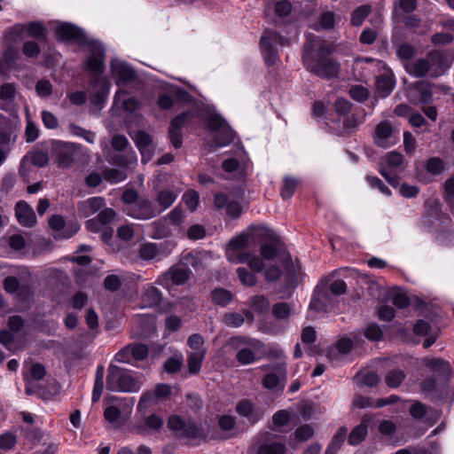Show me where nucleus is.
I'll use <instances>...</instances> for the list:
<instances>
[{
	"mask_svg": "<svg viewBox=\"0 0 454 454\" xmlns=\"http://www.w3.org/2000/svg\"><path fill=\"white\" fill-rule=\"evenodd\" d=\"M245 316L252 323L254 321L253 313L250 310H245L244 313L228 312L223 315L222 321L227 327L238 328L245 322Z\"/></svg>",
	"mask_w": 454,
	"mask_h": 454,
	"instance_id": "a878e982",
	"label": "nucleus"
},
{
	"mask_svg": "<svg viewBox=\"0 0 454 454\" xmlns=\"http://www.w3.org/2000/svg\"><path fill=\"white\" fill-rule=\"evenodd\" d=\"M395 11H401L403 13H411L418 7L417 0H393Z\"/></svg>",
	"mask_w": 454,
	"mask_h": 454,
	"instance_id": "8fccbe9b",
	"label": "nucleus"
},
{
	"mask_svg": "<svg viewBox=\"0 0 454 454\" xmlns=\"http://www.w3.org/2000/svg\"><path fill=\"white\" fill-rule=\"evenodd\" d=\"M395 84L394 74L387 70L376 77V92L380 98H387Z\"/></svg>",
	"mask_w": 454,
	"mask_h": 454,
	"instance_id": "aec40b11",
	"label": "nucleus"
},
{
	"mask_svg": "<svg viewBox=\"0 0 454 454\" xmlns=\"http://www.w3.org/2000/svg\"><path fill=\"white\" fill-rule=\"evenodd\" d=\"M286 444L279 442L266 441L260 444L257 454H285Z\"/></svg>",
	"mask_w": 454,
	"mask_h": 454,
	"instance_id": "c9c22d12",
	"label": "nucleus"
},
{
	"mask_svg": "<svg viewBox=\"0 0 454 454\" xmlns=\"http://www.w3.org/2000/svg\"><path fill=\"white\" fill-rule=\"evenodd\" d=\"M268 232L270 241L262 244L260 247V252L264 260H272L278 254V242L272 238L271 231H268Z\"/></svg>",
	"mask_w": 454,
	"mask_h": 454,
	"instance_id": "58836bf2",
	"label": "nucleus"
},
{
	"mask_svg": "<svg viewBox=\"0 0 454 454\" xmlns=\"http://www.w3.org/2000/svg\"><path fill=\"white\" fill-rule=\"evenodd\" d=\"M444 192V200L454 211V174L445 181Z\"/></svg>",
	"mask_w": 454,
	"mask_h": 454,
	"instance_id": "6e6d98bb",
	"label": "nucleus"
},
{
	"mask_svg": "<svg viewBox=\"0 0 454 454\" xmlns=\"http://www.w3.org/2000/svg\"><path fill=\"white\" fill-rule=\"evenodd\" d=\"M103 178L111 183H119L127 178V173L123 169L119 168H106L102 173Z\"/></svg>",
	"mask_w": 454,
	"mask_h": 454,
	"instance_id": "37998d69",
	"label": "nucleus"
},
{
	"mask_svg": "<svg viewBox=\"0 0 454 454\" xmlns=\"http://www.w3.org/2000/svg\"><path fill=\"white\" fill-rule=\"evenodd\" d=\"M216 133L214 142L217 147L225 146L232 143L235 137V133L229 125Z\"/></svg>",
	"mask_w": 454,
	"mask_h": 454,
	"instance_id": "ea45409f",
	"label": "nucleus"
},
{
	"mask_svg": "<svg viewBox=\"0 0 454 454\" xmlns=\"http://www.w3.org/2000/svg\"><path fill=\"white\" fill-rule=\"evenodd\" d=\"M318 24L322 29H332L335 25V14L331 11L324 12L318 18Z\"/></svg>",
	"mask_w": 454,
	"mask_h": 454,
	"instance_id": "4d7b16f0",
	"label": "nucleus"
},
{
	"mask_svg": "<svg viewBox=\"0 0 454 454\" xmlns=\"http://www.w3.org/2000/svg\"><path fill=\"white\" fill-rule=\"evenodd\" d=\"M205 355L206 350H196L189 355L187 359V365L190 373L197 374L200 371Z\"/></svg>",
	"mask_w": 454,
	"mask_h": 454,
	"instance_id": "4c0bfd02",
	"label": "nucleus"
},
{
	"mask_svg": "<svg viewBox=\"0 0 454 454\" xmlns=\"http://www.w3.org/2000/svg\"><path fill=\"white\" fill-rule=\"evenodd\" d=\"M424 366L429 368L439 376L443 375L444 381H450L452 376V370L450 364L441 358L436 357H425L422 360Z\"/></svg>",
	"mask_w": 454,
	"mask_h": 454,
	"instance_id": "f3484780",
	"label": "nucleus"
},
{
	"mask_svg": "<svg viewBox=\"0 0 454 454\" xmlns=\"http://www.w3.org/2000/svg\"><path fill=\"white\" fill-rule=\"evenodd\" d=\"M163 218L169 226L179 227L184 223V214L179 207H176Z\"/></svg>",
	"mask_w": 454,
	"mask_h": 454,
	"instance_id": "c03bdc74",
	"label": "nucleus"
},
{
	"mask_svg": "<svg viewBox=\"0 0 454 454\" xmlns=\"http://www.w3.org/2000/svg\"><path fill=\"white\" fill-rule=\"evenodd\" d=\"M20 55L17 47L8 45L0 57V74L5 75L11 69L16 67V63Z\"/></svg>",
	"mask_w": 454,
	"mask_h": 454,
	"instance_id": "a211bd4d",
	"label": "nucleus"
},
{
	"mask_svg": "<svg viewBox=\"0 0 454 454\" xmlns=\"http://www.w3.org/2000/svg\"><path fill=\"white\" fill-rule=\"evenodd\" d=\"M397 134V129L389 121H382L375 127L373 142L379 147L388 148L395 144Z\"/></svg>",
	"mask_w": 454,
	"mask_h": 454,
	"instance_id": "1a4fd4ad",
	"label": "nucleus"
},
{
	"mask_svg": "<svg viewBox=\"0 0 454 454\" xmlns=\"http://www.w3.org/2000/svg\"><path fill=\"white\" fill-rule=\"evenodd\" d=\"M332 304V298L328 290L317 288L309 303V309L315 311L325 310Z\"/></svg>",
	"mask_w": 454,
	"mask_h": 454,
	"instance_id": "b1692460",
	"label": "nucleus"
},
{
	"mask_svg": "<svg viewBox=\"0 0 454 454\" xmlns=\"http://www.w3.org/2000/svg\"><path fill=\"white\" fill-rule=\"evenodd\" d=\"M211 298L215 304L224 307L233 298L232 294L223 288H215L211 292Z\"/></svg>",
	"mask_w": 454,
	"mask_h": 454,
	"instance_id": "79ce46f5",
	"label": "nucleus"
},
{
	"mask_svg": "<svg viewBox=\"0 0 454 454\" xmlns=\"http://www.w3.org/2000/svg\"><path fill=\"white\" fill-rule=\"evenodd\" d=\"M248 237L247 235H239L231 239L226 248V257L229 262H245L247 252L243 250L247 247Z\"/></svg>",
	"mask_w": 454,
	"mask_h": 454,
	"instance_id": "f8f14e48",
	"label": "nucleus"
},
{
	"mask_svg": "<svg viewBox=\"0 0 454 454\" xmlns=\"http://www.w3.org/2000/svg\"><path fill=\"white\" fill-rule=\"evenodd\" d=\"M235 411L240 417L245 418L251 426L256 424L264 416L263 410L247 399L239 401L236 404Z\"/></svg>",
	"mask_w": 454,
	"mask_h": 454,
	"instance_id": "9b49d317",
	"label": "nucleus"
},
{
	"mask_svg": "<svg viewBox=\"0 0 454 454\" xmlns=\"http://www.w3.org/2000/svg\"><path fill=\"white\" fill-rule=\"evenodd\" d=\"M349 95L353 99L364 102L369 97V90L362 85H353L349 89Z\"/></svg>",
	"mask_w": 454,
	"mask_h": 454,
	"instance_id": "680f3d73",
	"label": "nucleus"
},
{
	"mask_svg": "<svg viewBox=\"0 0 454 454\" xmlns=\"http://www.w3.org/2000/svg\"><path fill=\"white\" fill-rule=\"evenodd\" d=\"M26 30L28 34V35L38 39L43 40L45 38V27L42 22L39 21H34L30 22L27 25H26Z\"/></svg>",
	"mask_w": 454,
	"mask_h": 454,
	"instance_id": "49530a36",
	"label": "nucleus"
},
{
	"mask_svg": "<svg viewBox=\"0 0 454 454\" xmlns=\"http://www.w3.org/2000/svg\"><path fill=\"white\" fill-rule=\"evenodd\" d=\"M405 378L406 374L403 370L395 368L386 373L384 380L388 387L396 388L402 385Z\"/></svg>",
	"mask_w": 454,
	"mask_h": 454,
	"instance_id": "72a5a7b5",
	"label": "nucleus"
},
{
	"mask_svg": "<svg viewBox=\"0 0 454 454\" xmlns=\"http://www.w3.org/2000/svg\"><path fill=\"white\" fill-rule=\"evenodd\" d=\"M228 126L227 122L219 114H211L207 118V127L213 132L222 130Z\"/></svg>",
	"mask_w": 454,
	"mask_h": 454,
	"instance_id": "5fc2aeb1",
	"label": "nucleus"
},
{
	"mask_svg": "<svg viewBox=\"0 0 454 454\" xmlns=\"http://www.w3.org/2000/svg\"><path fill=\"white\" fill-rule=\"evenodd\" d=\"M142 382L128 370L110 364L106 376V387L113 392L135 393L140 390Z\"/></svg>",
	"mask_w": 454,
	"mask_h": 454,
	"instance_id": "20e7f679",
	"label": "nucleus"
},
{
	"mask_svg": "<svg viewBox=\"0 0 454 454\" xmlns=\"http://www.w3.org/2000/svg\"><path fill=\"white\" fill-rule=\"evenodd\" d=\"M424 168L432 176H439L445 170V163L440 157H430L424 162Z\"/></svg>",
	"mask_w": 454,
	"mask_h": 454,
	"instance_id": "e433bc0d",
	"label": "nucleus"
},
{
	"mask_svg": "<svg viewBox=\"0 0 454 454\" xmlns=\"http://www.w3.org/2000/svg\"><path fill=\"white\" fill-rule=\"evenodd\" d=\"M168 427L179 438L198 439L204 436V432L192 419H183L178 415H172L168 418Z\"/></svg>",
	"mask_w": 454,
	"mask_h": 454,
	"instance_id": "39448f33",
	"label": "nucleus"
},
{
	"mask_svg": "<svg viewBox=\"0 0 454 454\" xmlns=\"http://www.w3.org/2000/svg\"><path fill=\"white\" fill-rule=\"evenodd\" d=\"M370 421L371 417L365 415L363 417L362 422L352 429L348 440L350 445H357L365 439Z\"/></svg>",
	"mask_w": 454,
	"mask_h": 454,
	"instance_id": "bb28decb",
	"label": "nucleus"
},
{
	"mask_svg": "<svg viewBox=\"0 0 454 454\" xmlns=\"http://www.w3.org/2000/svg\"><path fill=\"white\" fill-rule=\"evenodd\" d=\"M135 144L138 149L152 145V137L144 130H139L134 137Z\"/></svg>",
	"mask_w": 454,
	"mask_h": 454,
	"instance_id": "338daca9",
	"label": "nucleus"
},
{
	"mask_svg": "<svg viewBox=\"0 0 454 454\" xmlns=\"http://www.w3.org/2000/svg\"><path fill=\"white\" fill-rule=\"evenodd\" d=\"M364 336L372 341H377L381 340L383 336L382 330L380 327L376 324H372L366 327L364 330Z\"/></svg>",
	"mask_w": 454,
	"mask_h": 454,
	"instance_id": "774afa93",
	"label": "nucleus"
},
{
	"mask_svg": "<svg viewBox=\"0 0 454 454\" xmlns=\"http://www.w3.org/2000/svg\"><path fill=\"white\" fill-rule=\"evenodd\" d=\"M4 289L5 292L9 294H14L17 291H20V294L25 292V288L22 287L20 289V281L16 277L9 276L4 278Z\"/></svg>",
	"mask_w": 454,
	"mask_h": 454,
	"instance_id": "13d9d810",
	"label": "nucleus"
},
{
	"mask_svg": "<svg viewBox=\"0 0 454 454\" xmlns=\"http://www.w3.org/2000/svg\"><path fill=\"white\" fill-rule=\"evenodd\" d=\"M56 34L60 40L74 41L80 44L88 43L90 56L86 61L87 69L94 74H101L105 69L104 48L96 41L87 42L83 32L70 23H62L56 28Z\"/></svg>",
	"mask_w": 454,
	"mask_h": 454,
	"instance_id": "f03ea898",
	"label": "nucleus"
},
{
	"mask_svg": "<svg viewBox=\"0 0 454 454\" xmlns=\"http://www.w3.org/2000/svg\"><path fill=\"white\" fill-rule=\"evenodd\" d=\"M170 246L171 243L168 241L159 244L146 242L139 247L138 255L145 261H151L160 255L166 256L170 253V249H168V247Z\"/></svg>",
	"mask_w": 454,
	"mask_h": 454,
	"instance_id": "ddd939ff",
	"label": "nucleus"
},
{
	"mask_svg": "<svg viewBox=\"0 0 454 454\" xmlns=\"http://www.w3.org/2000/svg\"><path fill=\"white\" fill-rule=\"evenodd\" d=\"M160 214V211H157L152 201L146 199L137 200L128 212L129 216L139 220H149Z\"/></svg>",
	"mask_w": 454,
	"mask_h": 454,
	"instance_id": "4468645a",
	"label": "nucleus"
},
{
	"mask_svg": "<svg viewBox=\"0 0 454 454\" xmlns=\"http://www.w3.org/2000/svg\"><path fill=\"white\" fill-rule=\"evenodd\" d=\"M298 181L291 176H286L284 178V184L281 188V197L284 200L290 199L297 187Z\"/></svg>",
	"mask_w": 454,
	"mask_h": 454,
	"instance_id": "3c124183",
	"label": "nucleus"
},
{
	"mask_svg": "<svg viewBox=\"0 0 454 454\" xmlns=\"http://www.w3.org/2000/svg\"><path fill=\"white\" fill-rule=\"evenodd\" d=\"M148 348L146 345L142 343H132L122 348L119 352L115 355V360H123L125 359L124 356H127L128 352L132 353V357L135 361L144 360L148 356Z\"/></svg>",
	"mask_w": 454,
	"mask_h": 454,
	"instance_id": "4be33fe9",
	"label": "nucleus"
},
{
	"mask_svg": "<svg viewBox=\"0 0 454 454\" xmlns=\"http://www.w3.org/2000/svg\"><path fill=\"white\" fill-rule=\"evenodd\" d=\"M448 383L443 380V375L432 376L423 380L421 389L430 395H442L446 391Z\"/></svg>",
	"mask_w": 454,
	"mask_h": 454,
	"instance_id": "412c9836",
	"label": "nucleus"
},
{
	"mask_svg": "<svg viewBox=\"0 0 454 454\" xmlns=\"http://www.w3.org/2000/svg\"><path fill=\"white\" fill-rule=\"evenodd\" d=\"M250 302L253 310L259 314H263L269 310L270 301L264 295L253 296Z\"/></svg>",
	"mask_w": 454,
	"mask_h": 454,
	"instance_id": "de8ad7c7",
	"label": "nucleus"
},
{
	"mask_svg": "<svg viewBox=\"0 0 454 454\" xmlns=\"http://www.w3.org/2000/svg\"><path fill=\"white\" fill-rule=\"evenodd\" d=\"M177 198V193L170 190H163L158 192L156 197V202L160 207L157 211H160V214L170 207Z\"/></svg>",
	"mask_w": 454,
	"mask_h": 454,
	"instance_id": "473e14b6",
	"label": "nucleus"
},
{
	"mask_svg": "<svg viewBox=\"0 0 454 454\" xmlns=\"http://www.w3.org/2000/svg\"><path fill=\"white\" fill-rule=\"evenodd\" d=\"M245 257H247L245 258V262H236L235 263H247L254 273L262 270L264 263L261 258L250 253H247Z\"/></svg>",
	"mask_w": 454,
	"mask_h": 454,
	"instance_id": "603ef678",
	"label": "nucleus"
},
{
	"mask_svg": "<svg viewBox=\"0 0 454 454\" xmlns=\"http://www.w3.org/2000/svg\"><path fill=\"white\" fill-rule=\"evenodd\" d=\"M52 152L58 166L68 168L79 154V146L74 143L58 141L53 144Z\"/></svg>",
	"mask_w": 454,
	"mask_h": 454,
	"instance_id": "0eeeda50",
	"label": "nucleus"
},
{
	"mask_svg": "<svg viewBox=\"0 0 454 454\" xmlns=\"http://www.w3.org/2000/svg\"><path fill=\"white\" fill-rule=\"evenodd\" d=\"M430 40L432 44L434 46H442L450 44L453 42L454 37L451 34L440 32L434 34Z\"/></svg>",
	"mask_w": 454,
	"mask_h": 454,
	"instance_id": "0e129e2a",
	"label": "nucleus"
},
{
	"mask_svg": "<svg viewBox=\"0 0 454 454\" xmlns=\"http://www.w3.org/2000/svg\"><path fill=\"white\" fill-rule=\"evenodd\" d=\"M361 384L366 387H375L380 381V376L374 372H366L356 375Z\"/></svg>",
	"mask_w": 454,
	"mask_h": 454,
	"instance_id": "052dcab7",
	"label": "nucleus"
},
{
	"mask_svg": "<svg viewBox=\"0 0 454 454\" xmlns=\"http://www.w3.org/2000/svg\"><path fill=\"white\" fill-rule=\"evenodd\" d=\"M161 301L160 292L154 286H148L143 290L142 302L144 307L152 308L159 305Z\"/></svg>",
	"mask_w": 454,
	"mask_h": 454,
	"instance_id": "7c9ffc66",
	"label": "nucleus"
},
{
	"mask_svg": "<svg viewBox=\"0 0 454 454\" xmlns=\"http://www.w3.org/2000/svg\"><path fill=\"white\" fill-rule=\"evenodd\" d=\"M150 227L153 230L152 238L155 239L167 238L172 234L169 225L163 217L153 222Z\"/></svg>",
	"mask_w": 454,
	"mask_h": 454,
	"instance_id": "2f4dec72",
	"label": "nucleus"
},
{
	"mask_svg": "<svg viewBox=\"0 0 454 454\" xmlns=\"http://www.w3.org/2000/svg\"><path fill=\"white\" fill-rule=\"evenodd\" d=\"M111 72L118 86L132 82L137 78L135 70L129 65L121 61H113Z\"/></svg>",
	"mask_w": 454,
	"mask_h": 454,
	"instance_id": "2eb2a0df",
	"label": "nucleus"
},
{
	"mask_svg": "<svg viewBox=\"0 0 454 454\" xmlns=\"http://www.w3.org/2000/svg\"><path fill=\"white\" fill-rule=\"evenodd\" d=\"M69 129L73 135L82 137L88 143H94L96 136L92 131L87 130L73 123L69 124Z\"/></svg>",
	"mask_w": 454,
	"mask_h": 454,
	"instance_id": "864d4df0",
	"label": "nucleus"
},
{
	"mask_svg": "<svg viewBox=\"0 0 454 454\" xmlns=\"http://www.w3.org/2000/svg\"><path fill=\"white\" fill-rule=\"evenodd\" d=\"M372 12V8L369 4H363L357 7L351 13L350 22L351 25L355 27H359L363 24L364 20L368 17L370 12Z\"/></svg>",
	"mask_w": 454,
	"mask_h": 454,
	"instance_id": "a19ab883",
	"label": "nucleus"
},
{
	"mask_svg": "<svg viewBox=\"0 0 454 454\" xmlns=\"http://www.w3.org/2000/svg\"><path fill=\"white\" fill-rule=\"evenodd\" d=\"M237 274L243 285L247 286H253L256 284V278L254 273L248 271L246 268H238Z\"/></svg>",
	"mask_w": 454,
	"mask_h": 454,
	"instance_id": "bf43d9fd",
	"label": "nucleus"
},
{
	"mask_svg": "<svg viewBox=\"0 0 454 454\" xmlns=\"http://www.w3.org/2000/svg\"><path fill=\"white\" fill-rule=\"evenodd\" d=\"M183 200L186 204L187 207L192 211H195L200 203L199 193L195 191H188L183 196Z\"/></svg>",
	"mask_w": 454,
	"mask_h": 454,
	"instance_id": "e2e57ef3",
	"label": "nucleus"
},
{
	"mask_svg": "<svg viewBox=\"0 0 454 454\" xmlns=\"http://www.w3.org/2000/svg\"><path fill=\"white\" fill-rule=\"evenodd\" d=\"M133 404H134V400L132 398L130 400L129 403H125L122 405V410L121 409L120 406H117V405L108 406L105 410V412H104L105 419L108 422H111V423L116 422L121 419L122 412H124V411L130 412L131 411Z\"/></svg>",
	"mask_w": 454,
	"mask_h": 454,
	"instance_id": "c756f323",
	"label": "nucleus"
},
{
	"mask_svg": "<svg viewBox=\"0 0 454 454\" xmlns=\"http://www.w3.org/2000/svg\"><path fill=\"white\" fill-rule=\"evenodd\" d=\"M332 49L323 40L315 37L303 46L302 60L308 71L324 79L338 77L340 65L329 58Z\"/></svg>",
	"mask_w": 454,
	"mask_h": 454,
	"instance_id": "f257e3e1",
	"label": "nucleus"
},
{
	"mask_svg": "<svg viewBox=\"0 0 454 454\" xmlns=\"http://www.w3.org/2000/svg\"><path fill=\"white\" fill-rule=\"evenodd\" d=\"M163 423L164 421L161 418L155 414H152L145 419V424L136 425L133 427V430L139 435H146L148 434V429L158 431L162 427Z\"/></svg>",
	"mask_w": 454,
	"mask_h": 454,
	"instance_id": "cd10ccee",
	"label": "nucleus"
},
{
	"mask_svg": "<svg viewBox=\"0 0 454 454\" xmlns=\"http://www.w3.org/2000/svg\"><path fill=\"white\" fill-rule=\"evenodd\" d=\"M348 429L346 427H341L333 435L331 442L329 443L325 454H337L344 442L347 436Z\"/></svg>",
	"mask_w": 454,
	"mask_h": 454,
	"instance_id": "f704fd0d",
	"label": "nucleus"
},
{
	"mask_svg": "<svg viewBox=\"0 0 454 454\" xmlns=\"http://www.w3.org/2000/svg\"><path fill=\"white\" fill-rule=\"evenodd\" d=\"M192 271L185 266L183 261L172 265L167 271L162 273L157 279V284L168 287L171 285L182 286L184 285L190 278Z\"/></svg>",
	"mask_w": 454,
	"mask_h": 454,
	"instance_id": "423d86ee",
	"label": "nucleus"
},
{
	"mask_svg": "<svg viewBox=\"0 0 454 454\" xmlns=\"http://www.w3.org/2000/svg\"><path fill=\"white\" fill-rule=\"evenodd\" d=\"M415 50L413 46L409 43L400 44L396 50V55L400 59L410 61L412 60V57L414 56Z\"/></svg>",
	"mask_w": 454,
	"mask_h": 454,
	"instance_id": "69168bd1",
	"label": "nucleus"
},
{
	"mask_svg": "<svg viewBox=\"0 0 454 454\" xmlns=\"http://www.w3.org/2000/svg\"><path fill=\"white\" fill-rule=\"evenodd\" d=\"M287 380V372L285 364L274 365L270 372H267L262 379V385L264 388L274 393L282 392Z\"/></svg>",
	"mask_w": 454,
	"mask_h": 454,
	"instance_id": "6e6552de",
	"label": "nucleus"
},
{
	"mask_svg": "<svg viewBox=\"0 0 454 454\" xmlns=\"http://www.w3.org/2000/svg\"><path fill=\"white\" fill-rule=\"evenodd\" d=\"M227 345L236 351V360L241 365L258 361L264 347L261 340L241 335L230 338Z\"/></svg>",
	"mask_w": 454,
	"mask_h": 454,
	"instance_id": "7ed1b4c3",
	"label": "nucleus"
},
{
	"mask_svg": "<svg viewBox=\"0 0 454 454\" xmlns=\"http://www.w3.org/2000/svg\"><path fill=\"white\" fill-rule=\"evenodd\" d=\"M15 215L20 224L24 227H33L36 223V215L34 209L26 201L17 202Z\"/></svg>",
	"mask_w": 454,
	"mask_h": 454,
	"instance_id": "dca6fc26",
	"label": "nucleus"
},
{
	"mask_svg": "<svg viewBox=\"0 0 454 454\" xmlns=\"http://www.w3.org/2000/svg\"><path fill=\"white\" fill-rule=\"evenodd\" d=\"M404 69L410 75L422 78L431 71L430 61L427 57L415 59L405 62Z\"/></svg>",
	"mask_w": 454,
	"mask_h": 454,
	"instance_id": "6ab92c4d",
	"label": "nucleus"
},
{
	"mask_svg": "<svg viewBox=\"0 0 454 454\" xmlns=\"http://www.w3.org/2000/svg\"><path fill=\"white\" fill-rule=\"evenodd\" d=\"M112 162L123 168H129L137 162V156L134 152L127 154L115 155L112 158Z\"/></svg>",
	"mask_w": 454,
	"mask_h": 454,
	"instance_id": "a18cd8bd",
	"label": "nucleus"
},
{
	"mask_svg": "<svg viewBox=\"0 0 454 454\" xmlns=\"http://www.w3.org/2000/svg\"><path fill=\"white\" fill-rule=\"evenodd\" d=\"M260 46L264 61L268 66H273L279 61V56L275 46L267 41V37H261Z\"/></svg>",
	"mask_w": 454,
	"mask_h": 454,
	"instance_id": "c85d7f7f",
	"label": "nucleus"
},
{
	"mask_svg": "<svg viewBox=\"0 0 454 454\" xmlns=\"http://www.w3.org/2000/svg\"><path fill=\"white\" fill-rule=\"evenodd\" d=\"M17 94V86L13 82H5L0 85V108L9 110L14 103Z\"/></svg>",
	"mask_w": 454,
	"mask_h": 454,
	"instance_id": "5701e85b",
	"label": "nucleus"
},
{
	"mask_svg": "<svg viewBox=\"0 0 454 454\" xmlns=\"http://www.w3.org/2000/svg\"><path fill=\"white\" fill-rule=\"evenodd\" d=\"M427 59L430 61V68L433 71L432 76H438L445 69L449 68L454 59V52L452 51L434 50L427 54Z\"/></svg>",
	"mask_w": 454,
	"mask_h": 454,
	"instance_id": "9d476101",
	"label": "nucleus"
},
{
	"mask_svg": "<svg viewBox=\"0 0 454 454\" xmlns=\"http://www.w3.org/2000/svg\"><path fill=\"white\" fill-rule=\"evenodd\" d=\"M292 311V306L286 302H278L272 307V314L277 319H287Z\"/></svg>",
	"mask_w": 454,
	"mask_h": 454,
	"instance_id": "09e8293b",
	"label": "nucleus"
},
{
	"mask_svg": "<svg viewBox=\"0 0 454 454\" xmlns=\"http://www.w3.org/2000/svg\"><path fill=\"white\" fill-rule=\"evenodd\" d=\"M105 206V200L102 197H92L78 204L79 213L83 217H89L90 215L97 213Z\"/></svg>",
	"mask_w": 454,
	"mask_h": 454,
	"instance_id": "393cba45",
	"label": "nucleus"
}]
</instances>
